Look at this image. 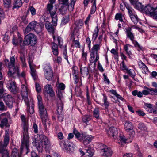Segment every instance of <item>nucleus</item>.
Returning <instances> with one entry per match:
<instances>
[{"label":"nucleus","mask_w":157,"mask_h":157,"mask_svg":"<svg viewBox=\"0 0 157 157\" xmlns=\"http://www.w3.org/2000/svg\"><path fill=\"white\" fill-rule=\"evenodd\" d=\"M118 130L114 127H112L109 128L107 132V134L108 135L111 137L112 136L113 138L116 139L117 138L120 141L118 143L120 144L121 143V145H123V143H126L127 141V139L125 138L124 136L123 135L122 132L119 133V137L117 138L118 136Z\"/></svg>","instance_id":"1"},{"label":"nucleus","mask_w":157,"mask_h":157,"mask_svg":"<svg viewBox=\"0 0 157 157\" xmlns=\"http://www.w3.org/2000/svg\"><path fill=\"white\" fill-rule=\"evenodd\" d=\"M101 44H100L94 45L90 52V63H94V66L99 59V53Z\"/></svg>","instance_id":"2"},{"label":"nucleus","mask_w":157,"mask_h":157,"mask_svg":"<svg viewBox=\"0 0 157 157\" xmlns=\"http://www.w3.org/2000/svg\"><path fill=\"white\" fill-rule=\"evenodd\" d=\"M21 118L23 124V132L22 139V146H23L25 145H27L29 142L28 133V125L26 119L24 115H21Z\"/></svg>","instance_id":"3"},{"label":"nucleus","mask_w":157,"mask_h":157,"mask_svg":"<svg viewBox=\"0 0 157 157\" xmlns=\"http://www.w3.org/2000/svg\"><path fill=\"white\" fill-rule=\"evenodd\" d=\"M35 138L36 140L39 141L42 144L41 145H39L37 147V149L39 151H41L43 147L47 149L51 146V144L50 140L46 136L43 135H37Z\"/></svg>","instance_id":"4"},{"label":"nucleus","mask_w":157,"mask_h":157,"mask_svg":"<svg viewBox=\"0 0 157 157\" xmlns=\"http://www.w3.org/2000/svg\"><path fill=\"white\" fill-rule=\"evenodd\" d=\"M33 31L37 34L40 33L42 31L40 25L35 21H32L25 28L24 33L27 34Z\"/></svg>","instance_id":"5"},{"label":"nucleus","mask_w":157,"mask_h":157,"mask_svg":"<svg viewBox=\"0 0 157 157\" xmlns=\"http://www.w3.org/2000/svg\"><path fill=\"white\" fill-rule=\"evenodd\" d=\"M60 145L64 151L66 153H71L76 150V147L72 142H68L67 140L61 141Z\"/></svg>","instance_id":"6"},{"label":"nucleus","mask_w":157,"mask_h":157,"mask_svg":"<svg viewBox=\"0 0 157 157\" xmlns=\"http://www.w3.org/2000/svg\"><path fill=\"white\" fill-rule=\"evenodd\" d=\"M47 10L50 15L52 20V23L54 26H56L57 25V16L56 11L57 8L53 7V5L48 4Z\"/></svg>","instance_id":"7"},{"label":"nucleus","mask_w":157,"mask_h":157,"mask_svg":"<svg viewBox=\"0 0 157 157\" xmlns=\"http://www.w3.org/2000/svg\"><path fill=\"white\" fill-rule=\"evenodd\" d=\"M21 86V95L25 104L28 105V102L29 101L28 96L30 94V90L27 86V83L25 78H24V82H23Z\"/></svg>","instance_id":"8"},{"label":"nucleus","mask_w":157,"mask_h":157,"mask_svg":"<svg viewBox=\"0 0 157 157\" xmlns=\"http://www.w3.org/2000/svg\"><path fill=\"white\" fill-rule=\"evenodd\" d=\"M125 30L127 38H129L131 40L135 47L137 48L138 51L142 50L143 49V47L134 39L135 37L132 33L131 28L128 27L125 29Z\"/></svg>","instance_id":"9"},{"label":"nucleus","mask_w":157,"mask_h":157,"mask_svg":"<svg viewBox=\"0 0 157 157\" xmlns=\"http://www.w3.org/2000/svg\"><path fill=\"white\" fill-rule=\"evenodd\" d=\"M83 25V23L81 20L77 21H75L72 28L71 37L75 39L74 36H78L79 35V29L82 28Z\"/></svg>","instance_id":"10"},{"label":"nucleus","mask_w":157,"mask_h":157,"mask_svg":"<svg viewBox=\"0 0 157 157\" xmlns=\"http://www.w3.org/2000/svg\"><path fill=\"white\" fill-rule=\"evenodd\" d=\"M8 75L9 78H14L17 77H23L24 78L25 74L24 72H22L21 74L19 72V67L16 65L14 67L13 69H10L8 71Z\"/></svg>","instance_id":"11"},{"label":"nucleus","mask_w":157,"mask_h":157,"mask_svg":"<svg viewBox=\"0 0 157 157\" xmlns=\"http://www.w3.org/2000/svg\"><path fill=\"white\" fill-rule=\"evenodd\" d=\"M37 41L36 36L33 34L29 33L25 36L23 43L25 45H30L31 46H34L36 43Z\"/></svg>","instance_id":"12"},{"label":"nucleus","mask_w":157,"mask_h":157,"mask_svg":"<svg viewBox=\"0 0 157 157\" xmlns=\"http://www.w3.org/2000/svg\"><path fill=\"white\" fill-rule=\"evenodd\" d=\"M52 37L55 41H56V40L58 42V44L61 48L64 58L67 60L68 63H69V62L68 59L66 46L65 45L64 46H62L63 44L62 39L59 36H57L56 39L54 35L52 36Z\"/></svg>","instance_id":"13"},{"label":"nucleus","mask_w":157,"mask_h":157,"mask_svg":"<svg viewBox=\"0 0 157 157\" xmlns=\"http://www.w3.org/2000/svg\"><path fill=\"white\" fill-rule=\"evenodd\" d=\"M40 116L45 127L46 126V122L47 118V112L43 105L38 106Z\"/></svg>","instance_id":"14"},{"label":"nucleus","mask_w":157,"mask_h":157,"mask_svg":"<svg viewBox=\"0 0 157 157\" xmlns=\"http://www.w3.org/2000/svg\"><path fill=\"white\" fill-rule=\"evenodd\" d=\"M124 128L125 130L127 132L131 131L130 132L129 135L131 138H133L134 136L135 133L134 131L133 130V125L132 123L129 121H126L124 124Z\"/></svg>","instance_id":"15"},{"label":"nucleus","mask_w":157,"mask_h":157,"mask_svg":"<svg viewBox=\"0 0 157 157\" xmlns=\"http://www.w3.org/2000/svg\"><path fill=\"white\" fill-rule=\"evenodd\" d=\"M44 76L48 80H51L53 77V72L49 65H46L44 67Z\"/></svg>","instance_id":"16"},{"label":"nucleus","mask_w":157,"mask_h":157,"mask_svg":"<svg viewBox=\"0 0 157 157\" xmlns=\"http://www.w3.org/2000/svg\"><path fill=\"white\" fill-rule=\"evenodd\" d=\"M22 142V140L21 141ZM29 143H28L27 145H24V146H22V144H21V152L19 153H18V150L16 148H14L12 151L11 154V157H16L17 156L18 157H21V154L22 153V150L24 148L27 149H28V147L29 145Z\"/></svg>","instance_id":"17"},{"label":"nucleus","mask_w":157,"mask_h":157,"mask_svg":"<svg viewBox=\"0 0 157 157\" xmlns=\"http://www.w3.org/2000/svg\"><path fill=\"white\" fill-rule=\"evenodd\" d=\"M9 80L7 82V87L10 91L14 93L16 90L15 81L14 80H10V78H9Z\"/></svg>","instance_id":"18"},{"label":"nucleus","mask_w":157,"mask_h":157,"mask_svg":"<svg viewBox=\"0 0 157 157\" xmlns=\"http://www.w3.org/2000/svg\"><path fill=\"white\" fill-rule=\"evenodd\" d=\"M5 102L6 105L10 108H12L13 106L14 100L13 98L10 95H8L4 98Z\"/></svg>","instance_id":"19"},{"label":"nucleus","mask_w":157,"mask_h":157,"mask_svg":"<svg viewBox=\"0 0 157 157\" xmlns=\"http://www.w3.org/2000/svg\"><path fill=\"white\" fill-rule=\"evenodd\" d=\"M102 155L106 157H110L112 156L113 151L111 149L106 146H105L103 148L101 149Z\"/></svg>","instance_id":"20"},{"label":"nucleus","mask_w":157,"mask_h":157,"mask_svg":"<svg viewBox=\"0 0 157 157\" xmlns=\"http://www.w3.org/2000/svg\"><path fill=\"white\" fill-rule=\"evenodd\" d=\"M155 8L151 5H148L146 6L142 10L147 15H150L152 17L153 15V13Z\"/></svg>","instance_id":"21"},{"label":"nucleus","mask_w":157,"mask_h":157,"mask_svg":"<svg viewBox=\"0 0 157 157\" xmlns=\"http://www.w3.org/2000/svg\"><path fill=\"white\" fill-rule=\"evenodd\" d=\"M138 64L139 68L141 69L142 72L144 74H147L149 72V69L141 61L138 62Z\"/></svg>","instance_id":"22"},{"label":"nucleus","mask_w":157,"mask_h":157,"mask_svg":"<svg viewBox=\"0 0 157 157\" xmlns=\"http://www.w3.org/2000/svg\"><path fill=\"white\" fill-rule=\"evenodd\" d=\"M44 91L49 94L51 96L54 95V92L52 90V87L51 85L48 84L46 85L44 88Z\"/></svg>","instance_id":"23"},{"label":"nucleus","mask_w":157,"mask_h":157,"mask_svg":"<svg viewBox=\"0 0 157 157\" xmlns=\"http://www.w3.org/2000/svg\"><path fill=\"white\" fill-rule=\"evenodd\" d=\"M27 107V109L28 112L30 114H33L34 110V105L32 100L30 99L29 101L28 102V105L26 104Z\"/></svg>","instance_id":"24"},{"label":"nucleus","mask_w":157,"mask_h":157,"mask_svg":"<svg viewBox=\"0 0 157 157\" xmlns=\"http://www.w3.org/2000/svg\"><path fill=\"white\" fill-rule=\"evenodd\" d=\"M131 3L133 5L134 7L138 10H143V6L141 3L137 2L136 0H130Z\"/></svg>","instance_id":"25"},{"label":"nucleus","mask_w":157,"mask_h":157,"mask_svg":"<svg viewBox=\"0 0 157 157\" xmlns=\"http://www.w3.org/2000/svg\"><path fill=\"white\" fill-rule=\"evenodd\" d=\"M80 71L83 77L86 76L89 73V70L87 67H80Z\"/></svg>","instance_id":"26"},{"label":"nucleus","mask_w":157,"mask_h":157,"mask_svg":"<svg viewBox=\"0 0 157 157\" xmlns=\"http://www.w3.org/2000/svg\"><path fill=\"white\" fill-rule=\"evenodd\" d=\"M152 107V105L150 104L145 103L144 106V108L147 111L154 114H157V111L153 110Z\"/></svg>","instance_id":"27"},{"label":"nucleus","mask_w":157,"mask_h":157,"mask_svg":"<svg viewBox=\"0 0 157 157\" xmlns=\"http://www.w3.org/2000/svg\"><path fill=\"white\" fill-rule=\"evenodd\" d=\"M9 137H4L3 141L1 143L0 148L2 149H6L7 145L9 143Z\"/></svg>","instance_id":"28"},{"label":"nucleus","mask_w":157,"mask_h":157,"mask_svg":"<svg viewBox=\"0 0 157 157\" xmlns=\"http://www.w3.org/2000/svg\"><path fill=\"white\" fill-rule=\"evenodd\" d=\"M10 62L8 64V66L9 68V71H10V69H13L14 67H15L16 66H18L19 67L18 64L16 63L15 66L14 62L15 61V58L14 56L11 57L10 58Z\"/></svg>","instance_id":"29"},{"label":"nucleus","mask_w":157,"mask_h":157,"mask_svg":"<svg viewBox=\"0 0 157 157\" xmlns=\"http://www.w3.org/2000/svg\"><path fill=\"white\" fill-rule=\"evenodd\" d=\"M82 142L84 145L85 147H87L88 144L91 141L92 138V136L90 135H86L83 137Z\"/></svg>","instance_id":"30"},{"label":"nucleus","mask_w":157,"mask_h":157,"mask_svg":"<svg viewBox=\"0 0 157 157\" xmlns=\"http://www.w3.org/2000/svg\"><path fill=\"white\" fill-rule=\"evenodd\" d=\"M74 133L76 138L78 139L80 142L82 141L83 139L84 138L83 137H85L86 136V135L84 134L80 133L78 131L75 130H74Z\"/></svg>","instance_id":"31"},{"label":"nucleus","mask_w":157,"mask_h":157,"mask_svg":"<svg viewBox=\"0 0 157 157\" xmlns=\"http://www.w3.org/2000/svg\"><path fill=\"white\" fill-rule=\"evenodd\" d=\"M46 28L49 32L53 34L54 32V29L51 24L49 22H46L45 24Z\"/></svg>","instance_id":"32"},{"label":"nucleus","mask_w":157,"mask_h":157,"mask_svg":"<svg viewBox=\"0 0 157 157\" xmlns=\"http://www.w3.org/2000/svg\"><path fill=\"white\" fill-rule=\"evenodd\" d=\"M52 49L53 54L57 56L59 54L58 48L57 45L55 43L52 44Z\"/></svg>","instance_id":"33"},{"label":"nucleus","mask_w":157,"mask_h":157,"mask_svg":"<svg viewBox=\"0 0 157 157\" xmlns=\"http://www.w3.org/2000/svg\"><path fill=\"white\" fill-rule=\"evenodd\" d=\"M6 118H4L1 120L0 123V127L3 128L4 127H7L9 126L8 119Z\"/></svg>","instance_id":"34"},{"label":"nucleus","mask_w":157,"mask_h":157,"mask_svg":"<svg viewBox=\"0 0 157 157\" xmlns=\"http://www.w3.org/2000/svg\"><path fill=\"white\" fill-rule=\"evenodd\" d=\"M18 38L17 39L16 38L15 39L14 37L13 38V43L14 45H16L17 44H20V43H21L22 42V38L19 34V33L17 32Z\"/></svg>","instance_id":"35"},{"label":"nucleus","mask_w":157,"mask_h":157,"mask_svg":"<svg viewBox=\"0 0 157 157\" xmlns=\"http://www.w3.org/2000/svg\"><path fill=\"white\" fill-rule=\"evenodd\" d=\"M75 39H74L71 37V39L73 40V44H74L75 46L77 48H80V43L79 42L78 36H74Z\"/></svg>","instance_id":"36"},{"label":"nucleus","mask_w":157,"mask_h":157,"mask_svg":"<svg viewBox=\"0 0 157 157\" xmlns=\"http://www.w3.org/2000/svg\"><path fill=\"white\" fill-rule=\"evenodd\" d=\"M144 89L142 91V93L144 95L150 94L151 95L152 88H149L146 86L144 87Z\"/></svg>","instance_id":"37"},{"label":"nucleus","mask_w":157,"mask_h":157,"mask_svg":"<svg viewBox=\"0 0 157 157\" xmlns=\"http://www.w3.org/2000/svg\"><path fill=\"white\" fill-rule=\"evenodd\" d=\"M115 19L117 20H119L121 22H124V16L121 13H117L115 17Z\"/></svg>","instance_id":"38"},{"label":"nucleus","mask_w":157,"mask_h":157,"mask_svg":"<svg viewBox=\"0 0 157 157\" xmlns=\"http://www.w3.org/2000/svg\"><path fill=\"white\" fill-rule=\"evenodd\" d=\"M0 148V153L2 154V157H10L8 151L6 149H2Z\"/></svg>","instance_id":"39"},{"label":"nucleus","mask_w":157,"mask_h":157,"mask_svg":"<svg viewBox=\"0 0 157 157\" xmlns=\"http://www.w3.org/2000/svg\"><path fill=\"white\" fill-rule=\"evenodd\" d=\"M60 8L59 10L60 13L62 14H64L66 13L67 9V6L66 5H59Z\"/></svg>","instance_id":"40"},{"label":"nucleus","mask_w":157,"mask_h":157,"mask_svg":"<svg viewBox=\"0 0 157 157\" xmlns=\"http://www.w3.org/2000/svg\"><path fill=\"white\" fill-rule=\"evenodd\" d=\"M99 29L98 26H96L95 28L92 35V39L95 40L98 36Z\"/></svg>","instance_id":"41"},{"label":"nucleus","mask_w":157,"mask_h":157,"mask_svg":"<svg viewBox=\"0 0 157 157\" xmlns=\"http://www.w3.org/2000/svg\"><path fill=\"white\" fill-rule=\"evenodd\" d=\"M96 0H92V2H93V3L90 10V14L91 15L94 13L96 10Z\"/></svg>","instance_id":"42"},{"label":"nucleus","mask_w":157,"mask_h":157,"mask_svg":"<svg viewBox=\"0 0 157 157\" xmlns=\"http://www.w3.org/2000/svg\"><path fill=\"white\" fill-rule=\"evenodd\" d=\"M109 92L112 94L115 95L118 99L121 100H123L124 99V98L122 97L119 94H118L115 90L112 89L109 90Z\"/></svg>","instance_id":"43"},{"label":"nucleus","mask_w":157,"mask_h":157,"mask_svg":"<svg viewBox=\"0 0 157 157\" xmlns=\"http://www.w3.org/2000/svg\"><path fill=\"white\" fill-rule=\"evenodd\" d=\"M126 8L128 10V14L130 17L136 14L135 12L132 8L128 6L126 7Z\"/></svg>","instance_id":"44"},{"label":"nucleus","mask_w":157,"mask_h":157,"mask_svg":"<svg viewBox=\"0 0 157 157\" xmlns=\"http://www.w3.org/2000/svg\"><path fill=\"white\" fill-rule=\"evenodd\" d=\"M57 112L61 113L63 108V104L61 101V100H60L58 101V103L57 104Z\"/></svg>","instance_id":"45"},{"label":"nucleus","mask_w":157,"mask_h":157,"mask_svg":"<svg viewBox=\"0 0 157 157\" xmlns=\"http://www.w3.org/2000/svg\"><path fill=\"white\" fill-rule=\"evenodd\" d=\"M31 74L33 79L35 80L37 78V76L36 71L34 68H30Z\"/></svg>","instance_id":"46"},{"label":"nucleus","mask_w":157,"mask_h":157,"mask_svg":"<svg viewBox=\"0 0 157 157\" xmlns=\"http://www.w3.org/2000/svg\"><path fill=\"white\" fill-rule=\"evenodd\" d=\"M131 45L129 44H126L124 46V49L126 52V54L129 56L132 54L131 51L129 50V48L131 47Z\"/></svg>","instance_id":"47"},{"label":"nucleus","mask_w":157,"mask_h":157,"mask_svg":"<svg viewBox=\"0 0 157 157\" xmlns=\"http://www.w3.org/2000/svg\"><path fill=\"white\" fill-rule=\"evenodd\" d=\"M94 116L97 119H99V108H97L95 109L93 112Z\"/></svg>","instance_id":"48"},{"label":"nucleus","mask_w":157,"mask_h":157,"mask_svg":"<svg viewBox=\"0 0 157 157\" xmlns=\"http://www.w3.org/2000/svg\"><path fill=\"white\" fill-rule=\"evenodd\" d=\"M4 6L6 8H9L11 7V0H3Z\"/></svg>","instance_id":"49"},{"label":"nucleus","mask_w":157,"mask_h":157,"mask_svg":"<svg viewBox=\"0 0 157 157\" xmlns=\"http://www.w3.org/2000/svg\"><path fill=\"white\" fill-rule=\"evenodd\" d=\"M14 8H19L22 5V2L21 0H14Z\"/></svg>","instance_id":"50"},{"label":"nucleus","mask_w":157,"mask_h":157,"mask_svg":"<svg viewBox=\"0 0 157 157\" xmlns=\"http://www.w3.org/2000/svg\"><path fill=\"white\" fill-rule=\"evenodd\" d=\"M132 94L133 96L137 95L139 97H142L143 94L142 92L138 91L136 90L133 91L132 92Z\"/></svg>","instance_id":"51"},{"label":"nucleus","mask_w":157,"mask_h":157,"mask_svg":"<svg viewBox=\"0 0 157 157\" xmlns=\"http://www.w3.org/2000/svg\"><path fill=\"white\" fill-rule=\"evenodd\" d=\"M69 21V16H65L62 19L61 25H64L67 24Z\"/></svg>","instance_id":"52"},{"label":"nucleus","mask_w":157,"mask_h":157,"mask_svg":"<svg viewBox=\"0 0 157 157\" xmlns=\"http://www.w3.org/2000/svg\"><path fill=\"white\" fill-rule=\"evenodd\" d=\"M111 52L113 55V56L114 58L116 60H118V56L117 51L115 49L113 48L111 49Z\"/></svg>","instance_id":"53"},{"label":"nucleus","mask_w":157,"mask_h":157,"mask_svg":"<svg viewBox=\"0 0 157 157\" xmlns=\"http://www.w3.org/2000/svg\"><path fill=\"white\" fill-rule=\"evenodd\" d=\"M90 120V116L89 115H85L82 118V121L84 123H86Z\"/></svg>","instance_id":"54"},{"label":"nucleus","mask_w":157,"mask_h":157,"mask_svg":"<svg viewBox=\"0 0 157 157\" xmlns=\"http://www.w3.org/2000/svg\"><path fill=\"white\" fill-rule=\"evenodd\" d=\"M56 86L59 90H63L65 89V85L62 83H57Z\"/></svg>","instance_id":"55"},{"label":"nucleus","mask_w":157,"mask_h":157,"mask_svg":"<svg viewBox=\"0 0 157 157\" xmlns=\"http://www.w3.org/2000/svg\"><path fill=\"white\" fill-rule=\"evenodd\" d=\"M130 18L134 24H136L137 23L138 21V18L136 14L130 17Z\"/></svg>","instance_id":"56"},{"label":"nucleus","mask_w":157,"mask_h":157,"mask_svg":"<svg viewBox=\"0 0 157 157\" xmlns=\"http://www.w3.org/2000/svg\"><path fill=\"white\" fill-rule=\"evenodd\" d=\"M120 2H121H121L120 4V9L122 11H124V9L125 7H126V8L127 6H128V5H126L125 4V3L124 2L123 0H120Z\"/></svg>","instance_id":"57"},{"label":"nucleus","mask_w":157,"mask_h":157,"mask_svg":"<svg viewBox=\"0 0 157 157\" xmlns=\"http://www.w3.org/2000/svg\"><path fill=\"white\" fill-rule=\"evenodd\" d=\"M21 61L22 63V66L24 67H26V64L25 63V57L23 55H22L20 57Z\"/></svg>","instance_id":"58"},{"label":"nucleus","mask_w":157,"mask_h":157,"mask_svg":"<svg viewBox=\"0 0 157 157\" xmlns=\"http://www.w3.org/2000/svg\"><path fill=\"white\" fill-rule=\"evenodd\" d=\"M120 65L121 69L122 70L128 71L127 67L124 61H122Z\"/></svg>","instance_id":"59"},{"label":"nucleus","mask_w":157,"mask_h":157,"mask_svg":"<svg viewBox=\"0 0 157 157\" xmlns=\"http://www.w3.org/2000/svg\"><path fill=\"white\" fill-rule=\"evenodd\" d=\"M103 101L104 102V104L105 105L106 108L108 107L109 105V103L107 101V97L105 95L103 94Z\"/></svg>","instance_id":"60"},{"label":"nucleus","mask_w":157,"mask_h":157,"mask_svg":"<svg viewBox=\"0 0 157 157\" xmlns=\"http://www.w3.org/2000/svg\"><path fill=\"white\" fill-rule=\"evenodd\" d=\"M127 73L130 75V76L132 77H134L135 76V73L134 71L132 69H130L127 71Z\"/></svg>","instance_id":"61"},{"label":"nucleus","mask_w":157,"mask_h":157,"mask_svg":"<svg viewBox=\"0 0 157 157\" xmlns=\"http://www.w3.org/2000/svg\"><path fill=\"white\" fill-rule=\"evenodd\" d=\"M69 0H59V5L68 6Z\"/></svg>","instance_id":"62"},{"label":"nucleus","mask_w":157,"mask_h":157,"mask_svg":"<svg viewBox=\"0 0 157 157\" xmlns=\"http://www.w3.org/2000/svg\"><path fill=\"white\" fill-rule=\"evenodd\" d=\"M7 109L2 102L0 101V111H6Z\"/></svg>","instance_id":"63"},{"label":"nucleus","mask_w":157,"mask_h":157,"mask_svg":"<svg viewBox=\"0 0 157 157\" xmlns=\"http://www.w3.org/2000/svg\"><path fill=\"white\" fill-rule=\"evenodd\" d=\"M75 4V3L73 2H71H71L70 5L68 4L67 8H68V10L70 12H71L73 10Z\"/></svg>","instance_id":"64"}]
</instances>
